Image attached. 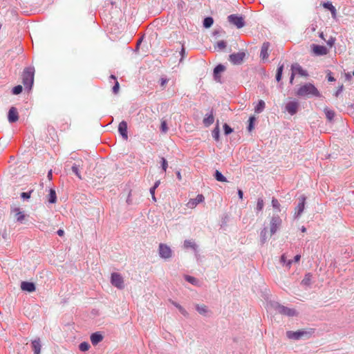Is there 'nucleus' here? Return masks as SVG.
<instances>
[{
    "label": "nucleus",
    "instance_id": "nucleus-4",
    "mask_svg": "<svg viewBox=\"0 0 354 354\" xmlns=\"http://www.w3.org/2000/svg\"><path fill=\"white\" fill-rule=\"evenodd\" d=\"M230 23L234 25L237 28H241L245 26V21L242 17L236 15H230L227 17Z\"/></svg>",
    "mask_w": 354,
    "mask_h": 354
},
{
    "label": "nucleus",
    "instance_id": "nucleus-12",
    "mask_svg": "<svg viewBox=\"0 0 354 354\" xmlns=\"http://www.w3.org/2000/svg\"><path fill=\"white\" fill-rule=\"evenodd\" d=\"M8 120L10 123L15 122L19 120V113L15 107L12 106L10 109L8 115Z\"/></svg>",
    "mask_w": 354,
    "mask_h": 354
},
{
    "label": "nucleus",
    "instance_id": "nucleus-21",
    "mask_svg": "<svg viewBox=\"0 0 354 354\" xmlns=\"http://www.w3.org/2000/svg\"><path fill=\"white\" fill-rule=\"evenodd\" d=\"M279 225V219L277 218H272L270 222V232L272 234L277 232Z\"/></svg>",
    "mask_w": 354,
    "mask_h": 354
},
{
    "label": "nucleus",
    "instance_id": "nucleus-15",
    "mask_svg": "<svg viewBox=\"0 0 354 354\" xmlns=\"http://www.w3.org/2000/svg\"><path fill=\"white\" fill-rule=\"evenodd\" d=\"M118 131L122 138L124 140L128 139V135H127V124L125 121H122L118 126Z\"/></svg>",
    "mask_w": 354,
    "mask_h": 354
},
{
    "label": "nucleus",
    "instance_id": "nucleus-40",
    "mask_svg": "<svg viewBox=\"0 0 354 354\" xmlns=\"http://www.w3.org/2000/svg\"><path fill=\"white\" fill-rule=\"evenodd\" d=\"M255 118L254 116H251L250 118H249V125L248 127V129L249 131H252V129H254V125H253V123L255 121Z\"/></svg>",
    "mask_w": 354,
    "mask_h": 354
},
{
    "label": "nucleus",
    "instance_id": "nucleus-34",
    "mask_svg": "<svg viewBox=\"0 0 354 354\" xmlns=\"http://www.w3.org/2000/svg\"><path fill=\"white\" fill-rule=\"evenodd\" d=\"M184 247L185 248H191L195 249L196 248V244L192 241L185 240V242H184Z\"/></svg>",
    "mask_w": 354,
    "mask_h": 354
},
{
    "label": "nucleus",
    "instance_id": "nucleus-29",
    "mask_svg": "<svg viewBox=\"0 0 354 354\" xmlns=\"http://www.w3.org/2000/svg\"><path fill=\"white\" fill-rule=\"evenodd\" d=\"M80 164H74L72 167V171L80 179H82V176L80 173Z\"/></svg>",
    "mask_w": 354,
    "mask_h": 354
},
{
    "label": "nucleus",
    "instance_id": "nucleus-10",
    "mask_svg": "<svg viewBox=\"0 0 354 354\" xmlns=\"http://www.w3.org/2000/svg\"><path fill=\"white\" fill-rule=\"evenodd\" d=\"M313 53L317 56L325 55L328 53V50L326 47L316 44L313 45Z\"/></svg>",
    "mask_w": 354,
    "mask_h": 354
},
{
    "label": "nucleus",
    "instance_id": "nucleus-18",
    "mask_svg": "<svg viewBox=\"0 0 354 354\" xmlns=\"http://www.w3.org/2000/svg\"><path fill=\"white\" fill-rule=\"evenodd\" d=\"M102 339H103V336L99 332L94 333L91 335V342L93 345H97Z\"/></svg>",
    "mask_w": 354,
    "mask_h": 354
},
{
    "label": "nucleus",
    "instance_id": "nucleus-58",
    "mask_svg": "<svg viewBox=\"0 0 354 354\" xmlns=\"http://www.w3.org/2000/svg\"><path fill=\"white\" fill-rule=\"evenodd\" d=\"M155 190L156 189L153 187L150 189V194H151V196H153V195H155Z\"/></svg>",
    "mask_w": 354,
    "mask_h": 354
},
{
    "label": "nucleus",
    "instance_id": "nucleus-56",
    "mask_svg": "<svg viewBox=\"0 0 354 354\" xmlns=\"http://www.w3.org/2000/svg\"><path fill=\"white\" fill-rule=\"evenodd\" d=\"M57 234L59 236H62L64 234V232L63 230H59L57 231Z\"/></svg>",
    "mask_w": 354,
    "mask_h": 354
},
{
    "label": "nucleus",
    "instance_id": "nucleus-5",
    "mask_svg": "<svg viewBox=\"0 0 354 354\" xmlns=\"http://www.w3.org/2000/svg\"><path fill=\"white\" fill-rule=\"evenodd\" d=\"M299 106V104L297 101L291 100L286 104L285 109L288 113L293 115L297 112Z\"/></svg>",
    "mask_w": 354,
    "mask_h": 354
},
{
    "label": "nucleus",
    "instance_id": "nucleus-8",
    "mask_svg": "<svg viewBox=\"0 0 354 354\" xmlns=\"http://www.w3.org/2000/svg\"><path fill=\"white\" fill-rule=\"evenodd\" d=\"M111 283L119 289L124 288V280L122 276L118 273H113L111 274Z\"/></svg>",
    "mask_w": 354,
    "mask_h": 354
},
{
    "label": "nucleus",
    "instance_id": "nucleus-31",
    "mask_svg": "<svg viewBox=\"0 0 354 354\" xmlns=\"http://www.w3.org/2000/svg\"><path fill=\"white\" fill-rule=\"evenodd\" d=\"M196 308L197 311L201 314L205 315L207 312V306L205 305H196Z\"/></svg>",
    "mask_w": 354,
    "mask_h": 354
},
{
    "label": "nucleus",
    "instance_id": "nucleus-55",
    "mask_svg": "<svg viewBox=\"0 0 354 354\" xmlns=\"http://www.w3.org/2000/svg\"><path fill=\"white\" fill-rule=\"evenodd\" d=\"M238 195H239V197L240 199L243 198V193L242 190H241V189L238 190Z\"/></svg>",
    "mask_w": 354,
    "mask_h": 354
},
{
    "label": "nucleus",
    "instance_id": "nucleus-60",
    "mask_svg": "<svg viewBox=\"0 0 354 354\" xmlns=\"http://www.w3.org/2000/svg\"><path fill=\"white\" fill-rule=\"evenodd\" d=\"M48 130L49 131H53V133L54 134H56V131H55V129H54L53 127H48Z\"/></svg>",
    "mask_w": 354,
    "mask_h": 354
},
{
    "label": "nucleus",
    "instance_id": "nucleus-33",
    "mask_svg": "<svg viewBox=\"0 0 354 354\" xmlns=\"http://www.w3.org/2000/svg\"><path fill=\"white\" fill-rule=\"evenodd\" d=\"M213 19L212 17H206L204 19L203 25L205 28H209L213 24Z\"/></svg>",
    "mask_w": 354,
    "mask_h": 354
},
{
    "label": "nucleus",
    "instance_id": "nucleus-24",
    "mask_svg": "<svg viewBox=\"0 0 354 354\" xmlns=\"http://www.w3.org/2000/svg\"><path fill=\"white\" fill-rule=\"evenodd\" d=\"M280 261L283 266H285L288 269L290 268L291 264L293 262L292 260L287 259V256L286 254L281 255Z\"/></svg>",
    "mask_w": 354,
    "mask_h": 354
},
{
    "label": "nucleus",
    "instance_id": "nucleus-53",
    "mask_svg": "<svg viewBox=\"0 0 354 354\" xmlns=\"http://www.w3.org/2000/svg\"><path fill=\"white\" fill-rule=\"evenodd\" d=\"M328 80L329 82H334L335 80V79L331 75L330 72L328 73Z\"/></svg>",
    "mask_w": 354,
    "mask_h": 354
},
{
    "label": "nucleus",
    "instance_id": "nucleus-52",
    "mask_svg": "<svg viewBox=\"0 0 354 354\" xmlns=\"http://www.w3.org/2000/svg\"><path fill=\"white\" fill-rule=\"evenodd\" d=\"M272 203L274 207H278L279 205V202L277 199H272Z\"/></svg>",
    "mask_w": 354,
    "mask_h": 354
},
{
    "label": "nucleus",
    "instance_id": "nucleus-6",
    "mask_svg": "<svg viewBox=\"0 0 354 354\" xmlns=\"http://www.w3.org/2000/svg\"><path fill=\"white\" fill-rule=\"evenodd\" d=\"M245 57V53L243 51L233 53L230 55L229 59L233 64H241Z\"/></svg>",
    "mask_w": 354,
    "mask_h": 354
},
{
    "label": "nucleus",
    "instance_id": "nucleus-2",
    "mask_svg": "<svg viewBox=\"0 0 354 354\" xmlns=\"http://www.w3.org/2000/svg\"><path fill=\"white\" fill-rule=\"evenodd\" d=\"M34 68L28 67L26 68L22 73V82L25 88L31 89L34 82Z\"/></svg>",
    "mask_w": 354,
    "mask_h": 354
},
{
    "label": "nucleus",
    "instance_id": "nucleus-3",
    "mask_svg": "<svg viewBox=\"0 0 354 354\" xmlns=\"http://www.w3.org/2000/svg\"><path fill=\"white\" fill-rule=\"evenodd\" d=\"M292 74L290 80V83L292 84L293 80L295 77L307 78L308 76V71L303 69V68L298 64H292L291 66Z\"/></svg>",
    "mask_w": 354,
    "mask_h": 354
},
{
    "label": "nucleus",
    "instance_id": "nucleus-17",
    "mask_svg": "<svg viewBox=\"0 0 354 354\" xmlns=\"http://www.w3.org/2000/svg\"><path fill=\"white\" fill-rule=\"evenodd\" d=\"M21 288L22 290L32 292L35 290V286L32 282L23 281L21 283Z\"/></svg>",
    "mask_w": 354,
    "mask_h": 354
},
{
    "label": "nucleus",
    "instance_id": "nucleus-14",
    "mask_svg": "<svg viewBox=\"0 0 354 354\" xmlns=\"http://www.w3.org/2000/svg\"><path fill=\"white\" fill-rule=\"evenodd\" d=\"M277 310L279 313H281L282 315H286L288 316H294L296 315V312L295 310L288 308L283 306H279Z\"/></svg>",
    "mask_w": 354,
    "mask_h": 354
},
{
    "label": "nucleus",
    "instance_id": "nucleus-23",
    "mask_svg": "<svg viewBox=\"0 0 354 354\" xmlns=\"http://www.w3.org/2000/svg\"><path fill=\"white\" fill-rule=\"evenodd\" d=\"M47 200L50 203H55L57 201L56 192L54 189H50L49 193L47 195Z\"/></svg>",
    "mask_w": 354,
    "mask_h": 354
},
{
    "label": "nucleus",
    "instance_id": "nucleus-51",
    "mask_svg": "<svg viewBox=\"0 0 354 354\" xmlns=\"http://www.w3.org/2000/svg\"><path fill=\"white\" fill-rule=\"evenodd\" d=\"M326 43L329 46V47H332L334 45V43H335V39H333V37H330V39H328L326 41Z\"/></svg>",
    "mask_w": 354,
    "mask_h": 354
},
{
    "label": "nucleus",
    "instance_id": "nucleus-57",
    "mask_svg": "<svg viewBox=\"0 0 354 354\" xmlns=\"http://www.w3.org/2000/svg\"><path fill=\"white\" fill-rule=\"evenodd\" d=\"M160 183V180L156 181L152 187L156 189L159 186Z\"/></svg>",
    "mask_w": 354,
    "mask_h": 354
},
{
    "label": "nucleus",
    "instance_id": "nucleus-19",
    "mask_svg": "<svg viewBox=\"0 0 354 354\" xmlns=\"http://www.w3.org/2000/svg\"><path fill=\"white\" fill-rule=\"evenodd\" d=\"M322 6H323L324 8H325L328 9V10H330V12L331 13V15H332V17L333 19H336L337 18V10L335 8V6H333V4L330 2L324 3H322Z\"/></svg>",
    "mask_w": 354,
    "mask_h": 354
},
{
    "label": "nucleus",
    "instance_id": "nucleus-16",
    "mask_svg": "<svg viewBox=\"0 0 354 354\" xmlns=\"http://www.w3.org/2000/svg\"><path fill=\"white\" fill-rule=\"evenodd\" d=\"M269 47H270V44L268 42L263 43L261 46L260 57L263 60H266L268 58Z\"/></svg>",
    "mask_w": 354,
    "mask_h": 354
},
{
    "label": "nucleus",
    "instance_id": "nucleus-37",
    "mask_svg": "<svg viewBox=\"0 0 354 354\" xmlns=\"http://www.w3.org/2000/svg\"><path fill=\"white\" fill-rule=\"evenodd\" d=\"M283 68V66L281 65L277 69V74H276V80H277V82H279L281 80V79Z\"/></svg>",
    "mask_w": 354,
    "mask_h": 354
},
{
    "label": "nucleus",
    "instance_id": "nucleus-54",
    "mask_svg": "<svg viewBox=\"0 0 354 354\" xmlns=\"http://www.w3.org/2000/svg\"><path fill=\"white\" fill-rule=\"evenodd\" d=\"M300 259H301V255H299V254H297V255L294 257V262H295V263L299 262V261L300 260Z\"/></svg>",
    "mask_w": 354,
    "mask_h": 354
},
{
    "label": "nucleus",
    "instance_id": "nucleus-63",
    "mask_svg": "<svg viewBox=\"0 0 354 354\" xmlns=\"http://www.w3.org/2000/svg\"><path fill=\"white\" fill-rule=\"evenodd\" d=\"M52 176V172H51V171H50L48 172V178H50V176Z\"/></svg>",
    "mask_w": 354,
    "mask_h": 354
},
{
    "label": "nucleus",
    "instance_id": "nucleus-47",
    "mask_svg": "<svg viewBox=\"0 0 354 354\" xmlns=\"http://www.w3.org/2000/svg\"><path fill=\"white\" fill-rule=\"evenodd\" d=\"M160 128H161V130H162V132L165 133V132L167 131V123H166V122L165 120H162L161 122V127H160Z\"/></svg>",
    "mask_w": 354,
    "mask_h": 354
},
{
    "label": "nucleus",
    "instance_id": "nucleus-32",
    "mask_svg": "<svg viewBox=\"0 0 354 354\" xmlns=\"http://www.w3.org/2000/svg\"><path fill=\"white\" fill-rule=\"evenodd\" d=\"M324 111H325L326 118L329 121H332L335 116V112L333 111L328 110L327 109H325Z\"/></svg>",
    "mask_w": 354,
    "mask_h": 354
},
{
    "label": "nucleus",
    "instance_id": "nucleus-20",
    "mask_svg": "<svg viewBox=\"0 0 354 354\" xmlns=\"http://www.w3.org/2000/svg\"><path fill=\"white\" fill-rule=\"evenodd\" d=\"M225 67L221 64H219L215 67V68L214 70V79L216 81H218V82L221 81V77L219 76V73L221 72H223L225 71Z\"/></svg>",
    "mask_w": 354,
    "mask_h": 354
},
{
    "label": "nucleus",
    "instance_id": "nucleus-25",
    "mask_svg": "<svg viewBox=\"0 0 354 354\" xmlns=\"http://www.w3.org/2000/svg\"><path fill=\"white\" fill-rule=\"evenodd\" d=\"M214 118L213 113H211L209 115H207L203 119V124L206 127H209L214 123Z\"/></svg>",
    "mask_w": 354,
    "mask_h": 354
},
{
    "label": "nucleus",
    "instance_id": "nucleus-13",
    "mask_svg": "<svg viewBox=\"0 0 354 354\" xmlns=\"http://www.w3.org/2000/svg\"><path fill=\"white\" fill-rule=\"evenodd\" d=\"M286 335L289 339H299L304 335H306L307 333L305 331H301V330H299V331H296V332L288 331L286 333Z\"/></svg>",
    "mask_w": 354,
    "mask_h": 354
},
{
    "label": "nucleus",
    "instance_id": "nucleus-36",
    "mask_svg": "<svg viewBox=\"0 0 354 354\" xmlns=\"http://www.w3.org/2000/svg\"><path fill=\"white\" fill-rule=\"evenodd\" d=\"M311 95L317 97H322V95L319 93V91L311 84Z\"/></svg>",
    "mask_w": 354,
    "mask_h": 354
},
{
    "label": "nucleus",
    "instance_id": "nucleus-62",
    "mask_svg": "<svg viewBox=\"0 0 354 354\" xmlns=\"http://www.w3.org/2000/svg\"><path fill=\"white\" fill-rule=\"evenodd\" d=\"M301 231H302V232H306V228L304 227H301Z\"/></svg>",
    "mask_w": 354,
    "mask_h": 354
},
{
    "label": "nucleus",
    "instance_id": "nucleus-39",
    "mask_svg": "<svg viewBox=\"0 0 354 354\" xmlns=\"http://www.w3.org/2000/svg\"><path fill=\"white\" fill-rule=\"evenodd\" d=\"M263 205H264V203H263V199L259 198L257 201V210L258 212L261 211L263 208Z\"/></svg>",
    "mask_w": 354,
    "mask_h": 354
},
{
    "label": "nucleus",
    "instance_id": "nucleus-11",
    "mask_svg": "<svg viewBox=\"0 0 354 354\" xmlns=\"http://www.w3.org/2000/svg\"><path fill=\"white\" fill-rule=\"evenodd\" d=\"M205 197L203 194H198L196 198L190 199L187 203V206L189 208L194 209L196 207L198 203L203 202Z\"/></svg>",
    "mask_w": 354,
    "mask_h": 354
},
{
    "label": "nucleus",
    "instance_id": "nucleus-28",
    "mask_svg": "<svg viewBox=\"0 0 354 354\" xmlns=\"http://www.w3.org/2000/svg\"><path fill=\"white\" fill-rule=\"evenodd\" d=\"M110 78L115 81V85L113 87V92L115 94H117L118 93V91H119V89H120L119 82L117 81L115 76L113 75H111L110 76Z\"/></svg>",
    "mask_w": 354,
    "mask_h": 354
},
{
    "label": "nucleus",
    "instance_id": "nucleus-9",
    "mask_svg": "<svg viewBox=\"0 0 354 354\" xmlns=\"http://www.w3.org/2000/svg\"><path fill=\"white\" fill-rule=\"evenodd\" d=\"M310 94V84L301 86L295 92V95L299 97H308Z\"/></svg>",
    "mask_w": 354,
    "mask_h": 354
},
{
    "label": "nucleus",
    "instance_id": "nucleus-46",
    "mask_svg": "<svg viewBox=\"0 0 354 354\" xmlns=\"http://www.w3.org/2000/svg\"><path fill=\"white\" fill-rule=\"evenodd\" d=\"M310 283V278L308 274L306 275L305 278L302 280L301 284L303 286H308Z\"/></svg>",
    "mask_w": 354,
    "mask_h": 354
},
{
    "label": "nucleus",
    "instance_id": "nucleus-22",
    "mask_svg": "<svg viewBox=\"0 0 354 354\" xmlns=\"http://www.w3.org/2000/svg\"><path fill=\"white\" fill-rule=\"evenodd\" d=\"M32 347L35 354H40L41 346L39 339L32 342Z\"/></svg>",
    "mask_w": 354,
    "mask_h": 354
},
{
    "label": "nucleus",
    "instance_id": "nucleus-59",
    "mask_svg": "<svg viewBox=\"0 0 354 354\" xmlns=\"http://www.w3.org/2000/svg\"><path fill=\"white\" fill-rule=\"evenodd\" d=\"M319 37H320L322 39H323L324 41H326V39H325V38H324V33H323V32H320V33L319 34Z\"/></svg>",
    "mask_w": 354,
    "mask_h": 354
},
{
    "label": "nucleus",
    "instance_id": "nucleus-35",
    "mask_svg": "<svg viewBox=\"0 0 354 354\" xmlns=\"http://www.w3.org/2000/svg\"><path fill=\"white\" fill-rule=\"evenodd\" d=\"M89 348L90 345L86 342H82L79 346V348L81 351H86L89 349Z\"/></svg>",
    "mask_w": 354,
    "mask_h": 354
},
{
    "label": "nucleus",
    "instance_id": "nucleus-45",
    "mask_svg": "<svg viewBox=\"0 0 354 354\" xmlns=\"http://www.w3.org/2000/svg\"><path fill=\"white\" fill-rule=\"evenodd\" d=\"M223 128H224L225 133L226 135H228V134H230V133L232 132V129L229 125H227V124H225L223 125Z\"/></svg>",
    "mask_w": 354,
    "mask_h": 354
},
{
    "label": "nucleus",
    "instance_id": "nucleus-27",
    "mask_svg": "<svg viewBox=\"0 0 354 354\" xmlns=\"http://www.w3.org/2000/svg\"><path fill=\"white\" fill-rule=\"evenodd\" d=\"M265 108V102L263 100H259L258 104L255 106L254 111L256 113H261Z\"/></svg>",
    "mask_w": 354,
    "mask_h": 354
},
{
    "label": "nucleus",
    "instance_id": "nucleus-1",
    "mask_svg": "<svg viewBox=\"0 0 354 354\" xmlns=\"http://www.w3.org/2000/svg\"><path fill=\"white\" fill-rule=\"evenodd\" d=\"M10 216L14 221L19 223H24L28 215L25 214L24 210L21 207L13 205L10 208Z\"/></svg>",
    "mask_w": 354,
    "mask_h": 354
},
{
    "label": "nucleus",
    "instance_id": "nucleus-26",
    "mask_svg": "<svg viewBox=\"0 0 354 354\" xmlns=\"http://www.w3.org/2000/svg\"><path fill=\"white\" fill-rule=\"evenodd\" d=\"M304 201L305 198H301V201L297 205V207L295 208L296 214L297 215H299L304 209Z\"/></svg>",
    "mask_w": 354,
    "mask_h": 354
},
{
    "label": "nucleus",
    "instance_id": "nucleus-48",
    "mask_svg": "<svg viewBox=\"0 0 354 354\" xmlns=\"http://www.w3.org/2000/svg\"><path fill=\"white\" fill-rule=\"evenodd\" d=\"M168 80L167 79H165V78H161L160 80V86L162 87V88H165L167 83Z\"/></svg>",
    "mask_w": 354,
    "mask_h": 354
},
{
    "label": "nucleus",
    "instance_id": "nucleus-49",
    "mask_svg": "<svg viewBox=\"0 0 354 354\" xmlns=\"http://www.w3.org/2000/svg\"><path fill=\"white\" fill-rule=\"evenodd\" d=\"M30 194L31 192H22L21 194V196L23 198H25V199H28L30 197Z\"/></svg>",
    "mask_w": 354,
    "mask_h": 354
},
{
    "label": "nucleus",
    "instance_id": "nucleus-43",
    "mask_svg": "<svg viewBox=\"0 0 354 354\" xmlns=\"http://www.w3.org/2000/svg\"><path fill=\"white\" fill-rule=\"evenodd\" d=\"M217 48L219 49H224L226 47V42L225 41H219L216 44Z\"/></svg>",
    "mask_w": 354,
    "mask_h": 354
},
{
    "label": "nucleus",
    "instance_id": "nucleus-7",
    "mask_svg": "<svg viewBox=\"0 0 354 354\" xmlns=\"http://www.w3.org/2000/svg\"><path fill=\"white\" fill-rule=\"evenodd\" d=\"M159 254L163 259H169L172 255V251L166 244L160 243L159 245Z\"/></svg>",
    "mask_w": 354,
    "mask_h": 354
},
{
    "label": "nucleus",
    "instance_id": "nucleus-42",
    "mask_svg": "<svg viewBox=\"0 0 354 354\" xmlns=\"http://www.w3.org/2000/svg\"><path fill=\"white\" fill-rule=\"evenodd\" d=\"M185 279H186V280L187 281H189V283H191L192 284H194V285L197 284L198 280L196 278L193 277L186 276Z\"/></svg>",
    "mask_w": 354,
    "mask_h": 354
},
{
    "label": "nucleus",
    "instance_id": "nucleus-44",
    "mask_svg": "<svg viewBox=\"0 0 354 354\" xmlns=\"http://www.w3.org/2000/svg\"><path fill=\"white\" fill-rule=\"evenodd\" d=\"M161 163H162V170L164 171H166L167 166H168V164H167V161L166 160V159L165 158H161Z\"/></svg>",
    "mask_w": 354,
    "mask_h": 354
},
{
    "label": "nucleus",
    "instance_id": "nucleus-41",
    "mask_svg": "<svg viewBox=\"0 0 354 354\" xmlns=\"http://www.w3.org/2000/svg\"><path fill=\"white\" fill-rule=\"evenodd\" d=\"M21 91H22V86L21 85H17L12 88V93L14 95H18V94L21 93Z\"/></svg>",
    "mask_w": 354,
    "mask_h": 354
},
{
    "label": "nucleus",
    "instance_id": "nucleus-38",
    "mask_svg": "<svg viewBox=\"0 0 354 354\" xmlns=\"http://www.w3.org/2000/svg\"><path fill=\"white\" fill-rule=\"evenodd\" d=\"M219 127L218 125H216V127L214 128V129L212 131V136L216 140H218L219 138Z\"/></svg>",
    "mask_w": 354,
    "mask_h": 354
},
{
    "label": "nucleus",
    "instance_id": "nucleus-61",
    "mask_svg": "<svg viewBox=\"0 0 354 354\" xmlns=\"http://www.w3.org/2000/svg\"><path fill=\"white\" fill-rule=\"evenodd\" d=\"M177 177H178V178L179 180H181V178H182V176H181L180 173L179 171L177 173Z\"/></svg>",
    "mask_w": 354,
    "mask_h": 354
},
{
    "label": "nucleus",
    "instance_id": "nucleus-64",
    "mask_svg": "<svg viewBox=\"0 0 354 354\" xmlns=\"http://www.w3.org/2000/svg\"><path fill=\"white\" fill-rule=\"evenodd\" d=\"M180 53H181L182 55L185 53V48H183L181 49V52H180Z\"/></svg>",
    "mask_w": 354,
    "mask_h": 354
},
{
    "label": "nucleus",
    "instance_id": "nucleus-30",
    "mask_svg": "<svg viewBox=\"0 0 354 354\" xmlns=\"http://www.w3.org/2000/svg\"><path fill=\"white\" fill-rule=\"evenodd\" d=\"M215 178L216 179V180L219 181V182H226L227 181V179L225 176H223V174L218 170L216 171L215 172Z\"/></svg>",
    "mask_w": 354,
    "mask_h": 354
},
{
    "label": "nucleus",
    "instance_id": "nucleus-50",
    "mask_svg": "<svg viewBox=\"0 0 354 354\" xmlns=\"http://www.w3.org/2000/svg\"><path fill=\"white\" fill-rule=\"evenodd\" d=\"M175 306L179 309V310L181 312L182 314H183L185 315H186L187 314L186 310L182 306H180L178 304H175Z\"/></svg>",
    "mask_w": 354,
    "mask_h": 354
}]
</instances>
